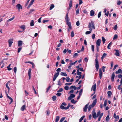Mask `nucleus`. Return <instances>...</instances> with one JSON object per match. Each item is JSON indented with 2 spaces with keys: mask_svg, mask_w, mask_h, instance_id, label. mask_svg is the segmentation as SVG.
<instances>
[{
  "mask_svg": "<svg viewBox=\"0 0 122 122\" xmlns=\"http://www.w3.org/2000/svg\"><path fill=\"white\" fill-rule=\"evenodd\" d=\"M101 12H100L98 14V17L99 18L101 16Z\"/></svg>",
  "mask_w": 122,
  "mask_h": 122,
  "instance_id": "774afa93",
  "label": "nucleus"
},
{
  "mask_svg": "<svg viewBox=\"0 0 122 122\" xmlns=\"http://www.w3.org/2000/svg\"><path fill=\"white\" fill-rule=\"evenodd\" d=\"M106 68V67L104 66H103L102 67V69L103 72H105V68Z\"/></svg>",
  "mask_w": 122,
  "mask_h": 122,
  "instance_id": "0e129e2a",
  "label": "nucleus"
},
{
  "mask_svg": "<svg viewBox=\"0 0 122 122\" xmlns=\"http://www.w3.org/2000/svg\"><path fill=\"white\" fill-rule=\"evenodd\" d=\"M14 71L15 73H16L17 71V69L16 67H15L14 68Z\"/></svg>",
  "mask_w": 122,
  "mask_h": 122,
  "instance_id": "680f3d73",
  "label": "nucleus"
},
{
  "mask_svg": "<svg viewBox=\"0 0 122 122\" xmlns=\"http://www.w3.org/2000/svg\"><path fill=\"white\" fill-rule=\"evenodd\" d=\"M117 25H116L114 26V29L115 30H117Z\"/></svg>",
  "mask_w": 122,
  "mask_h": 122,
  "instance_id": "8fccbe9b",
  "label": "nucleus"
},
{
  "mask_svg": "<svg viewBox=\"0 0 122 122\" xmlns=\"http://www.w3.org/2000/svg\"><path fill=\"white\" fill-rule=\"evenodd\" d=\"M118 66V65H115L114 66V67L113 69V70H114Z\"/></svg>",
  "mask_w": 122,
  "mask_h": 122,
  "instance_id": "052dcab7",
  "label": "nucleus"
},
{
  "mask_svg": "<svg viewBox=\"0 0 122 122\" xmlns=\"http://www.w3.org/2000/svg\"><path fill=\"white\" fill-rule=\"evenodd\" d=\"M118 37V36L117 35H114L113 38V40H115L117 39Z\"/></svg>",
  "mask_w": 122,
  "mask_h": 122,
  "instance_id": "473e14b6",
  "label": "nucleus"
},
{
  "mask_svg": "<svg viewBox=\"0 0 122 122\" xmlns=\"http://www.w3.org/2000/svg\"><path fill=\"white\" fill-rule=\"evenodd\" d=\"M116 74H122V71L120 69H119L116 72Z\"/></svg>",
  "mask_w": 122,
  "mask_h": 122,
  "instance_id": "9d476101",
  "label": "nucleus"
},
{
  "mask_svg": "<svg viewBox=\"0 0 122 122\" xmlns=\"http://www.w3.org/2000/svg\"><path fill=\"white\" fill-rule=\"evenodd\" d=\"M85 117V116L84 115L82 117H81L79 119V122H81L82 121L83 119Z\"/></svg>",
  "mask_w": 122,
  "mask_h": 122,
  "instance_id": "cd10ccee",
  "label": "nucleus"
},
{
  "mask_svg": "<svg viewBox=\"0 0 122 122\" xmlns=\"http://www.w3.org/2000/svg\"><path fill=\"white\" fill-rule=\"evenodd\" d=\"M95 61L96 63L95 67L97 70V71L99 68V64L98 60L97 58L95 59Z\"/></svg>",
  "mask_w": 122,
  "mask_h": 122,
  "instance_id": "f03ea898",
  "label": "nucleus"
},
{
  "mask_svg": "<svg viewBox=\"0 0 122 122\" xmlns=\"http://www.w3.org/2000/svg\"><path fill=\"white\" fill-rule=\"evenodd\" d=\"M30 25L31 26H34V21L33 20H31V22L30 23Z\"/></svg>",
  "mask_w": 122,
  "mask_h": 122,
  "instance_id": "bb28decb",
  "label": "nucleus"
},
{
  "mask_svg": "<svg viewBox=\"0 0 122 122\" xmlns=\"http://www.w3.org/2000/svg\"><path fill=\"white\" fill-rule=\"evenodd\" d=\"M72 2L71 0H70L69 4V9H70L72 6Z\"/></svg>",
  "mask_w": 122,
  "mask_h": 122,
  "instance_id": "4be33fe9",
  "label": "nucleus"
},
{
  "mask_svg": "<svg viewBox=\"0 0 122 122\" xmlns=\"http://www.w3.org/2000/svg\"><path fill=\"white\" fill-rule=\"evenodd\" d=\"M79 9H77L76 11V15H77L79 13Z\"/></svg>",
  "mask_w": 122,
  "mask_h": 122,
  "instance_id": "a18cd8bd",
  "label": "nucleus"
},
{
  "mask_svg": "<svg viewBox=\"0 0 122 122\" xmlns=\"http://www.w3.org/2000/svg\"><path fill=\"white\" fill-rule=\"evenodd\" d=\"M66 24L68 25L69 28L71 30V23L70 22H66Z\"/></svg>",
  "mask_w": 122,
  "mask_h": 122,
  "instance_id": "f3484780",
  "label": "nucleus"
},
{
  "mask_svg": "<svg viewBox=\"0 0 122 122\" xmlns=\"http://www.w3.org/2000/svg\"><path fill=\"white\" fill-rule=\"evenodd\" d=\"M68 13H67L66 16L65 17V19L66 21V22H69V19L68 18Z\"/></svg>",
  "mask_w": 122,
  "mask_h": 122,
  "instance_id": "ddd939ff",
  "label": "nucleus"
},
{
  "mask_svg": "<svg viewBox=\"0 0 122 122\" xmlns=\"http://www.w3.org/2000/svg\"><path fill=\"white\" fill-rule=\"evenodd\" d=\"M112 44V42H110L108 45L107 48L108 49H110V46H111Z\"/></svg>",
  "mask_w": 122,
  "mask_h": 122,
  "instance_id": "7c9ffc66",
  "label": "nucleus"
},
{
  "mask_svg": "<svg viewBox=\"0 0 122 122\" xmlns=\"http://www.w3.org/2000/svg\"><path fill=\"white\" fill-rule=\"evenodd\" d=\"M100 113H101V112H100V111H99L97 113V117H98L100 116Z\"/></svg>",
  "mask_w": 122,
  "mask_h": 122,
  "instance_id": "4d7b16f0",
  "label": "nucleus"
},
{
  "mask_svg": "<svg viewBox=\"0 0 122 122\" xmlns=\"http://www.w3.org/2000/svg\"><path fill=\"white\" fill-rule=\"evenodd\" d=\"M102 39L103 43L104 44L106 41V39H105V38L103 37H102Z\"/></svg>",
  "mask_w": 122,
  "mask_h": 122,
  "instance_id": "f704fd0d",
  "label": "nucleus"
},
{
  "mask_svg": "<svg viewBox=\"0 0 122 122\" xmlns=\"http://www.w3.org/2000/svg\"><path fill=\"white\" fill-rule=\"evenodd\" d=\"M66 79L67 82H68L70 81V78L69 77H66Z\"/></svg>",
  "mask_w": 122,
  "mask_h": 122,
  "instance_id": "ea45409f",
  "label": "nucleus"
},
{
  "mask_svg": "<svg viewBox=\"0 0 122 122\" xmlns=\"http://www.w3.org/2000/svg\"><path fill=\"white\" fill-rule=\"evenodd\" d=\"M113 117L116 119L118 120L119 119V116L117 115L116 116L115 113L114 114Z\"/></svg>",
  "mask_w": 122,
  "mask_h": 122,
  "instance_id": "6ab92c4d",
  "label": "nucleus"
},
{
  "mask_svg": "<svg viewBox=\"0 0 122 122\" xmlns=\"http://www.w3.org/2000/svg\"><path fill=\"white\" fill-rule=\"evenodd\" d=\"M107 94L109 97H111L112 94V92L110 91H108L107 92Z\"/></svg>",
  "mask_w": 122,
  "mask_h": 122,
  "instance_id": "393cba45",
  "label": "nucleus"
},
{
  "mask_svg": "<svg viewBox=\"0 0 122 122\" xmlns=\"http://www.w3.org/2000/svg\"><path fill=\"white\" fill-rule=\"evenodd\" d=\"M10 82H8L6 84V86L7 88L8 89V92H9L10 90V88L8 86V85H9V83Z\"/></svg>",
  "mask_w": 122,
  "mask_h": 122,
  "instance_id": "dca6fc26",
  "label": "nucleus"
},
{
  "mask_svg": "<svg viewBox=\"0 0 122 122\" xmlns=\"http://www.w3.org/2000/svg\"><path fill=\"white\" fill-rule=\"evenodd\" d=\"M74 35V32L73 31H72L71 33V37H73Z\"/></svg>",
  "mask_w": 122,
  "mask_h": 122,
  "instance_id": "c9c22d12",
  "label": "nucleus"
},
{
  "mask_svg": "<svg viewBox=\"0 0 122 122\" xmlns=\"http://www.w3.org/2000/svg\"><path fill=\"white\" fill-rule=\"evenodd\" d=\"M89 103L86 105L83 108L84 111L86 112L87 111V107L88 106Z\"/></svg>",
  "mask_w": 122,
  "mask_h": 122,
  "instance_id": "f8f14e48",
  "label": "nucleus"
},
{
  "mask_svg": "<svg viewBox=\"0 0 122 122\" xmlns=\"http://www.w3.org/2000/svg\"><path fill=\"white\" fill-rule=\"evenodd\" d=\"M51 87V86H50L47 88L46 91V92H48V91L49 90Z\"/></svg>",
  "mask_w": 122,
  "mask_h": 122,
  "instance_id": "6e6d98bb",
  "label": "nucleus"
},
{
  "mask_svg": "<svg viewBox=\"0 0 122 122\" xmlns=\"http://www.w3.org/2000/svg\"><path fill=\"white\" fill-rule=\"evenodd\" d=\"M92 115L93 117L94 118H96L97 117V116L96 113V112H94V113H92Z\"/></svg>",
  "mask_w": 122,
  "mask_h": 122,
  "instance_id": "412c9836",
  "label": "nucleus"
},
{
  "mask_svg": "<svg viewBox=\"0 0 122 122\" xmlns=\"http://www.w3.org/2000/svg\"><path fill=\"white\" fill-rule=\"evenodd\" d=\"M22 41H19L18 42V46H21L22 45Z\"/></svg>",
  "mask_w": 122,
  "mask_h": 122,
  "instance_id": "a211bd4d",
  "label": "nucleus"
},
{
  "mask_svg": "<svg viewBox=\"0 0 122 122\" xmlns=\"http://www.w3.org/2000/svg\"><path fill=\"white\" fill-rule=\"evenodd\" d=\"M107 55V54L105 53H104L103 55L101 57V59L102 60L105 57H106Z\"/></svg>",
  "mask_w": 122,
  "mask_h": 122,
  "instance_id": "aec40b11",
  "label": "nucleus"
},
{
  "mask_svg": "<svg viewBox=\"0 0 122 122\" xmlns=\"http://www.w3.org/2000/svg\"><path fill=\"white\" fill-rule=\"evenodd\" d=\"M59 72H57L55 74L54 76L57 77L59 75Z\"/></svg>",
  "mask_w": 122,
  "mask_h": 122,
  "instance_id": "4c0bfd02",
  "label": "nucleus"
},
{
  "mask_svg": "<svg viewBox=\"0 0 122 122\" xmlns=\"http://www.w3.org/2000/svg\"><path fill=\"white\" fill-rule=\"evenodd\" d=\"M21 49L22 48L21 47L19 48L18 49V53L21 50Z\"/></svg>",
  "mask_w": 122,
  "mask_h": 122,
  "instance_id": "bf43d9fd",
  "label": "nucleus"
},
{
  "mask_svg": "<svg viewBox=\"0 0 122 122\" xmlns=\"http://www.w3.org/2000/svg\"><path fill=\"white\" fill-rule=\"evenodd\" d=\"M20 28L23 29V30H24L25 28V26L24 25H21L20 26Z\"/></svg>",
  "mask_w": 122,
  "mask_h": 122,
  "instance_id": "72a5a7b5",
  "label": "nucleus"
},
{
  "mask_svg": "<svg viewBox=\"0 0 122 122\" xmlns=\"http://www.w3.org/2000/svg\"><path fill=\"white\" fill-rule=\"evenodd\" d=\"M81 72H79V71L77 70V74L78 75H81Z\"/></svg>",
  "mask_w": 122,
  "mask_h": 122,
  "instance_id": "37998d69",
  "label": "nucleus"
},
{
  "mask_svg": "<svg viewBox=\"0 0 122 122\" xmlns=\"http://www.w3.org/2000/svg\"><path fill=\"white\" fill-rule=\"evenodd\" d=\"M14 18H15V17H13L12 18H10V19H9V20H7V21L8 22H9V21H12V20H13L14 19Z\"/></svg>",
  "mask_w": 122,
  "mask_h": 122,
  "instance_id": "e433bc0d",
  "label": "nucleus"
},
{
  "mask_svg": "<svg viewBox=\"0 0 122 122\" xmlns=\"http://www.w3.org/2000/svg\"><path fill=\"white\" fill-rule=\"evenodd\" d=\"M114 51H116V53H115V55L117 56H120V54L119 53V51L118 50L115 49Z\"/></svg>",
  "mask_w": 122,
  "mask_h": 122,
  "instance_id": "39448f33",
  "label": "nucleus"
},
{
  "mask_svg": "<svg viewBox=\"0 0 122 122\" xmlns=\"http://www.w3.org/2000/svg\"><path fill=\"white\" fill-rule=\"evenodd\" d=\"M115 76V73L114 72H113L112 74L111 78V79L112 81H114V78Z\"/></svg>",
  "mask_w": 122,
  "mask_h": 122,
  "instance_id": "1a4fd4ad",
  "label": "nucleus"
},
{
  "mask_svg": "<svg viewBox=\"0 0 122 122\" xmlns=\"http://www.w3.org/2000/svg\"><path fill=\"white\" fill-rule=\"evenodd\" d=\"M63 89L62 88H61L58 90V91H57V92H61L63 91Z\"/></svg>",
  "mask_w": 122,
  "mask_h": 122,
  "instance_id": "49530a36",
  "label": "nucleus"
},
{
  "mask_svg": "<svg viewBox=\"0 0 122 122\" xmlns=\"http://www.w3.org/2000/svg\"><path fill=\"white\" fill-rule=\"evenodd\" d=\"M60 108L62 109H65L66 110L67 109H66V107H65L63 106L62 105L60 106Z\"/></svg>",
  "mask_w": 122,
  "mask_h": 122,
  "instance_id": "a878e982",
  "label": "nucleus"
},
{
  "mask_svg": "<svg viewBox=\"0 0 122 122\" xmlns=\"http://www.w3.org/2000/svg\"><path fill=\"white\" fill-rule=\"evenodd\" d=\"M99 77L100 79H101L102 76V71L101 68H100L99 69Z\"/></svg>",
  "mask_w": 122,
  "mask_h": 122,
  "instance_id": "423d86ee",
  "label": "nucleus"
},
{
  "mask_svg": "<svg viewBox=\"0 0 122 122\" xmlns=\"http://www.w3.org/2000/svg\"><path fill=\"white\" fill-rule=\"evenodd\" d=\"M97 103V99L96 98L93 101L91 105L92 107H93Z\"/></svg>",
  "mask_w": 122,
  "mask_h": 122,
  "instance_id": "20e7f679",
  "label": "nucleus"
},
{
  "mask_svg": "<svg viewBox=\"0 0 122 122\" xmlns=\"http://www.w3.org/2000/svg\"><path fill=\"white\" fill-rule=\"evenodd\" d=\"M91 33V31H87L85 33L86 34L88 35L90 34Z\"/></svg>",
  "mask_w": 122,
  "mask_h": 122,
  "instance_id": "338daca9",
  "label": "nucleus"
},
{
  "mask_svg": "<svg viewBox=\"0 0 122 122\" xmlns=\"http://www.w3.org/2000/svg\"><path fill=\"white\" fill-rule=\"evenodd\" d=\"M110 118L109 115H107L106 118V120L107 122H108L109 121Z\"/></svg>",
  "mask_w": 122,
  "mask_h": 122,
  "instance_id": "c756f323",
  "label": "nucleus"
},
{
  "mask_svg": "<svg viewBox=\"0 0 122 122\" xmlns=\"http://www.w3.org/2000/svg\"><path fill=\"white\" fill-rule=\"evenodd\" d=\"M94 14V10H92L90 11V15L93 16Z\"/></svg>",
  "mask_w": 122,
  "mask_h": 122,
  "instance_id": "5701e85b",
  "label": "nucleus"
},
{
  "mask_svg": "<svg viewBox=\"0 0 122 122\" xmlns=\"http://www.w3.org/2000/svg\"><path fill=\"white\" fill-rule=\"evenodd\" d=\"M56 97L55 96H54L52 98L53 100V101H55L56 100Z\"/></svg>",
  "mask_w": 122,
  "mask_h": 122,
  "instance_id": "58836bf2",
  "label": "nucleus"
},
{
  "mask_svg": "<svg viewBox=\"0 0 122 122\" xmlns=\"http://www.w3.org/2000/svg\"><path fill=\"white\" fill-rule=\"evenodd\" d=\"M60 118V117L58 116H57L56 117V120H55V122H57Z\"/></svg>",
  "mask_w": 122,
  "mask_h": 122,
  "instance_id": "c85d7f7f",
  "label": "nucleus"
},
{
  "mask_svg": "<svg viewBox=\"0 0 122 122\" xmlns=\"http://www.w3.org/2000/svg\"><path fill=\"white\" fill-rule=\"evenodd\" d=\"M70 96L72 98H74L75 97V95L74 94H71Z\"/></svg>",
  "mask_w": 122,
  "mask_h": 122,
  "instance_id": "5fc2aeb1",
  "label": "nucleus"
},
{
  "mask_svg": "<svg viewBox=\"0 0 122 122\" xmlns=\"http://www.w3.org/2000/svg\"><path fill=\"white\" fill-rule=\"evenodd\" d=\"M21 110L22 111H24V110H26L25 105H24L22 106L21 108Z\"/></svg>",
  "mask_w": 122,
  "mask_h": 122,
  "instance_id": "4468645a",
  "label": "nucleus"
},
{
  "mask_svg": "<svg viewBox=\"0 0 122 122\" xmlns=\"http://www.w3.org/2000/svg\"><path fill=\"white\" fill-rule=\"evenodd\" d=\"M96 86L97 85L96 84H95L94 85H93L91 88V90H92L93 89V91H95L96 90Z\"/></svg>",
  "mask_w": 122,
  "mask_h": 122,
  "instance_id": "6e6552de",
  "label": "nucleus"
},
{
  "mask_svg": "<svg viewBox=\"0 0 122 122\" xmlns=\"http://www.w3.org/2000/svg\"><path fill=\"white\" fill-rule=\"evenodd\" d=\"M25 63H30L32 65H34V63H33L31 62L30 61H26L25 62Z\"/></svg>",
  "mask_w": 122,
  "mask_h": 122,
  "instance_id": "de8ad7c7",
  "label": "nucleus"
},
{
  "mask_svg": "<svg viewBox=\"0 0 122 122\" xmlns=\"http://www.w3.org/2000/svg\"><path fill=\"white\" fill-rule=\"evenodd\" d=\"M69 87L68 86H66L64 87V89L66 90H68L69 89Z\"/></svg>",
  "mask_w": 122,
  "mask_h": 122,
  "instance_id": "3c124183",
  "label": "nucleus"
},
{
  "mask_svg": "<svg viewBox=\"0 0 122 122\" xmlns=\"http://www.w3.org/2000/svg\"><path fill=\"white\" fill-rule=\"evenodd\" d=\"M16 7L17 8L18 10H20V9H22V6L20 4H17L16 5Z\"/></svg>",
  "mask_w": 122,
  "mask_h": 122,
  "instance_id": "0eeeda50",
  "label": "nucleus"
},
{
  "mask_svg": "<svg viewBox=\"0 0 122 122\" xmlns=\"http://www.w3.org/2000/svg\"><path fill=\"white\" fill-rule=\"evenodd\" d=\"M54 7V6L53 4H52L50 7V10H52Z\"/></svg>",
  "mask_w": 122,
  "mask_h": 122,
  "instance_id": "2f4dec72",
  "label": "nucleus"
},
{
  "mask_svg": "<svg viewBox=\"0 0 122 122\" xmlns=\"http://www.w3.org/2000/svg\"><path fill=\"white\" fill-rule=\"evenodd\" d=\"M83 91V90L82 89H81L79 91V95H80V96H81V95L82 94V93Z\"/></svg>",
  "mask_w": 122,
  "mask_h": 122,
  "instance_id": "a19ab883",
  "label": "nucleus"
},
{
  "mask_svg": "<svg viewBox=\"0 0 122 122\" xmlns=\"http://www.w3.org/2000/svg\"><path fill=\"white\" fill-rule=\"evenodd\" d=\"M91 107H92L91 105H90L88 107V110L89 111H90L91 108Z\"/></svg>",
  "mask_w": 122,
  "mask_h": 122,
  "instance_id": "09e8293b",
  "label": "nucleus"
},
{
  "mask_svg": "<svg viewBox=\"0 0 122 122\" xmlns=\"http://www.w3.org/2000/svg\"><path fill=\"white\" fill-rule=\"evenodd\" d=\"M88 27L89 28H92L94 29H95L94 24V22L92 21L91 22H89L88 24Z\"/></svg>",
  "mask_w": 122,
  "mask_h": 122,
  "instance_id": "f257e3e1",
  "label": "nucleus"
},
{
  "mask_svg": "<svg viewBox=\"0 0 122 122\" xmlns=\"http://www.w3.org/2000/svg\"><path fill=\"white\" fill-rule=\"evenodd\" d=\"M71 102L72 103H76V102H75V100L74 99L71 100Z\"/></svg>",
  "mask_w": 122,
  "mask_h": 122,
  "instance_id": "603ef678",
  "label": "nucleus"
},
{
  "mask_svg": "<svg viewBox=\"0 0 122 122\" xmlns=\"http://www.w3.org/2000/svg\"><path fill=\"white\" fill-rule=\"evenodd\" d=\"M107 103V100H105L104 101V104L103 105L104 107H106V106Z\"/></svg>",
  "mask_w": 122,
  "mask_h": 122,
  "instance_id": "79ce46f5",
  "label": "nucleus"
},
{
  "mask_svg": "<svg viewBox=\"0 0 122 122\" xmlns=\"http://www.w3.org/2000/svg\"><path fill=\"white\" fill-rule=\"evenodd\" d=\"M31 69H30L28 70V74L29 77V79H30L31 78Z\"/></svg>",
  "mask_w": 122,
  "mask_h": 122,
  "instance_id": "2eb2a0df",
  "label": "nucleus"
},
{
  "mask_svg": "<svg viewBox=\"0 0 122 122\" xmlns=\"http://www.w3.org/2000/svg\"><path fill=\"white\" fill-rule=\"evenodd\" d=\"M58 84L59 86H61V81H60V80H59V81H58Z\"/></svg>",
  "mask_w": 122,
  "mask_h": 122,
  "instance_id": "864d4df0",
  "label": "nucleus"
},
{
  "mask_svg": "<svg viewBox=\"0 0 122 122\" xmlns=\"http://www.w3.org/2000/svg\"><path fill=\"white\" fill-rule=\"evenodd\" d=\"M65 118V117H63L61 118L60 121V122H62L64 120Z\"/></svg>",
  "mask_w": 122,
  "mask_h": 122,
  "instance_id": "c03bdc74",
  "label": "nucleus"
},
{
  "mask_svg": "<svg viewBox=\"0 0 122 122\" xmlns=\"http://www.w3.org/2000/svg\"><path fill=\"white\" fill-rule=\"evenodd\" d=\"M61 75L62 76H67V75L66 73H64L63 72H61Z\"/></svg>",
  "mask_w": 122,
  "mask_h": 122,
  "instance_id": "b1692460",
  "label": "nucleus"
},
{
  "mask_svg": "<svg viewBox=\"0 0 122 122\" xmlns=\"http://www.w3.org/2000/svg\"><path fill=\"white\" fill-rule=\"evenodd\" d=\"M92 47H91V48H92V51L93 52H94V46L93 45H92Z\"/></svg>",
  "mask_w": 122,
  "mask_h": 122,
  "instance_id": "13d9d810",
  "label": "nucleus"
},
{
  "mask_svg": "<svg viewBox=\"0 0 122 122\" xmlns=\"http://www.w3.org/2000/svg\"><path fill=\"white\" fill-rule=\"evenodd\" d=\"M13 39H10L9 40L8 42L9 44V46L10 47L11 46L12 43L13 42Z\"/></svg>",
  "mask_w": 122,
  "mask_h": 122,
  "instance_id": "7ed1b4c3",
  "label": "nucleus"
},
{
  "mask_svg": "<svg viewBox=\"0 0 122 122\" xmlns=\"http://www.w3.org/2000/svg\"><path fill=\"white\" fill-rule=\"evenodd\" d=\"M101 40L99 39H98L96 42V44L97 46H99L100 45Z\"/></svg>",
  "mask_w": 122,
  "mask_h": 122,
  "instance_id": "9b49d317",
  "label": "nucleus"
},
{
  "mask_svg": "<svg viewBox=\"0 0 122 122\" xmlns=\"http://www.w3.org/2000/svg\"><path fill=\"white\" fill-rule=\"evenodd\" d=\"M34 10H35L34 9H32L30 10V12H29V14L31 13L32 12L34 11Z\"/></svg>",
  "mask_w": 122,
  "mask_h": 122,
  "instance_id": "e2e57ef3",
  "label": "nucleus"
},
{
  "mask_svg": "<svg viewBox=\"0 0 122 122\" xmlns=\"http://www.w3.org/2000/svg\"><path fill=\"white\" fill-rule=\"evenodd\" d=\"M76 25L77 26H78L79 25L80 23H79V21H77L76 22Z\"/></svg>",
  "mask_w": 122,
  "mask_h": 122,
  "instance_id": "69168bd1",
  "label": "nucleus"
}]
</instances>
